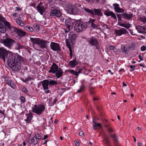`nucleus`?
<instances>
[{
	"label": "nucleus",
	"mask_w": 146,
	"mask_h": 146,
	"mask_svg": "<svg viewBox=\"0 0 146 146\" xmlns=\"http://www.w3.org/2000/svg\"><path fill=\"white\" fill-rule=\"evenodd\" d=\"M7 59V63L11 69L17 71L21 69V64L24 62V58L17 53L8 51L3 47H0V58L5 62Z\"/></svg>",
	"instance_id": "obj_1"
},
{
	"label": "nucleus",
	"mask_w": 146,
	"mask_h": 146,
	"mask_svg": "<svg viewBox=\"0 0 146 146\" xmlns=\"http://www.w3.org/2000/svg\"><path fill=\"white\" fill-rule=\"evenodd\" d=\"M16 28L11 26L10 23L7 21L5 18L0 14V32L5 33L7 30L11 33H15Z\"/></svg>",
	"instance_id": "obj_2"
},
{
	"label": "nucleus",
	"mask_w": 146,
	"mask_h": 146,
	"mask_svg": "<svg viewBox=\"0 0 146 146\" xmlns=\"http://www.w3.org/2000/svg\"><path fill=\"white\" fill-rule=\"evenodd\" d=\"M68 39H66V45L69 50V55L70 57L72 58V49L74 48V42L76 39L77 36L76 34H72L71 33L69 34Z\"/></svg>",
	"instance_id": "obj_3"
},
{
	"label": "nucleus",
	"mask_w": 146,
	"mask_h": 146,
	"mask_svg": "<svg viewBox=\"0 0 146 146\" xmlns=\"http://www.w3.org/2000/svg\"><path fill=\"white\" fill-rule=\"evenodd\" d=\"M48 72L49 73H52L55 74L57 78H59L62 76L63 72L60 67L55 63H53L52 64L50 67V69Z\"/></svg>",
	"instance_id": "obj_4"
},
{
	"label": "nucleus",
	"mask_w": 146,
	"mask_h": 146,
	"mask_svg": "<svg viewBox=\"0 0 146 146\" xmlns=\"http://www.w3.org/2000/svg\"><path fill=\"white\" fill-rule=\"evenodd\" d=\"M75 25L74 29L78 33H80L85 30L88 27L87 22L81 21L80 20H74Z\"/></svg>",
	"instance_id": "obj_5"
},
{
	"label": "nucleus",
	"mask_w": 146,
	"mask_h": 146,
	"mask_svg": "<svg viewBox=\"0 0 146 146\" xmlns=\"http://www.w3.org/2000/svg\"><path fill=\"white\" fill-rule=\"evenodd\" d=\"M83 9L85 11L91 15L92 17L94 18H95L96 16L102 17L103 15V13L101 11V9L95 8L90 9L85 7H84Z\"/></svg>",
	"instance_id": "obj_6"
},
{
	"label": "nucleus",
	"mask_w": 146,
	"mask_h": 146,
	"mask_svg": "<svg viewBox=\"0 0 146 146\" xmlns=\"http://www.w3.org/2000/svg\"><path fill=\"white\" fill-rule=\"evenodd\" d=\"M16 41L8 36H3V38L1 40V42L5 46L10 48L12 46L13 44L15 43Z\"/></svg>",
	"instance_id": "obj_7"
},
{
	"label": "nucleus",
	"mask_w": 146,
	"mask_h": 146,
	"mask_svg": "<svg viewBox=\"0 0 146 146\" xmlns=\"http://www.w3.org/2000/svg\"><path fill=\"white\" fill-rule=\"evenodd\" d=\"M45 109V106L42 104L35 105L32 108V111L37 115H40Z\"/></svg>",
	"instance_id": "obj_8"
},
{
	"label": "nucleus",
	"mask_w": 146,
	"mask_h": 146,
	"mask_svg": "<svg viewBox=\"0 0 146 146\" xmlns=\"http://www.w3.org/2000/svg\"><path fill=\"white\" fill-rule=\"evenodd\" d=\"M87 41L92 46H96V49L99 48V42L97 38L94 36H92L90 38H88L87 39Z\"/></svg>",
	"instance_id": "obj_9"
},
{
	"label": "nucleus",
	"mask_w": 146,
	"mask_h": 146,
	"mask_svg": "<svg viewBox=\"0 0 146 146\" xmlns=\"http://www.w3.org/2000/svg\"><path fill=\"white\" fill-rule=\"evenodd\" d=\"M36 8L40 14L42 15L46 9V4L44 3L40 2L37 5Z\"/></svg>",
	"instance_id": "obj_10"
},
{
	"label": "nucleus",
	"mask_w": 146,
	"mask_h": 146,
	"mask_svg": "<svg viewBox=\"0 0 146 146\" xmlns=\"http://www.w3.org/2000/svg\"><path fill=\"white\" fill-rule=\"evenodd\" d=\"M5 81L6 83L13 89H15L17 86L13 82L11 78L7 77L5 76L4 77Z\"/></svg>",
	"instance_id": "obj_11"
},
{
	"label": "nucleus",
	"mask_w": 146,
	"mask_h": 146,
	"mask_svg": "<svg viewBox=\"0 0 146 146\" xmlns=\"http://www.w3.org/2000/svg\"><path fill=\"white\" fill-rule=\"evenodd\" d=\"M96 19H92L90 18L89 21L88 22H87V24H90L91 27L93 29H99L98 27L99 25L98 24H96Z\"/></svg>",
	"instance_id": "obj_12"
},
{
	"label": "nucleus",
	"mask_w": 146,
	"mask_h": 146,
	"mask_svg": "<svg viewBox=\"0 0 146 146\" xmlns=\"http://www.w3.org/2000/svg\"><path fill=\"white\" fill-rule=\"evenodd\" d=\"M50 47L51 49L54 51H60L61 50V47L59 44L57 43L51 42Z\"/></svg>",
	"instance_id": "obj_13"
},
{
	"label": "nucleus",
	"mask_w": 146,
	"mask_h": 146,
	"mask_svg": "<svg viewBox=\"0 0 146 146\" xmlns=\"http://www.w3.org/2000/svg\"><path fill=\"white\" fill-rule=\"evenodd\" d=\"M61 13L58 9H56L51 11L50 13V15L53 17L55 16L57 17H59L61 15Z\"/></svg>",
	"instance_id": "obj_14"
},
{
	"label": "nucleus",
	"mask_w": 146,
	"mask_h": 146,
	"mask_svg": "<svg viewBox=\"0 0 146 146\" xmlns=\"http://www.w3.org/2000/svg\"><path fill=\"white\" fill-rule=\"evenodd\" d=\"M48 43H49V42L43 39L40 38L37 45H38L40 48L44 49L47 48Z\"/></svg>",
	"instance_id": "obj_15"
},
{
	"label": "nucleus",
	"mask_w": 146,
	"mask_h": 146,
	"mask_svg": "<svg viewBox=\"0 0 146 146\" xmlns=\"http://www.w3.org/2000/svg\"><path fill=\"white\" fill-rule=\"evenodd\" d=\"M67 11L71 14L75 15L78 12V10L75 8L74 7L71 5H69L67 9Z\"/></svg>",
	"instance_id": "obj_16"
},
{
	"label": "nucleus",
	"mask_w": 146,
	"mask_h": 146,
	"mask_svg": "<svg viewBox=\"0 0 146 146\" xmlns=\"http://www.w3.org/2000/svg\"><path fill=\"white\" fill-rule=\"evenodd\" d=\"M114 32L117 35L119 36H120L122 35L128 33V31L124 28H121L119 30H115Z\"/></svg>",
	"instance_id": "obj_17"
},
{
	"label": "nucleus",
	"mask_w": 146,
	"mask_h": 146,
	"mask_svg": "<svg viewBox=\"0 0 146 146\" xmlns=\"http://www.w3.org/2000/svg\"><path fill=\"white\" fill-rule=\"evenodd\" d=\"M121 52L125 54H128L130 51L129 46L128 45L122 44L121 46Z\"/></svg>",
	"instance_id": "obj_18"
},
{
	"label": "nucleus",
	"mask_w": 146,
	"mask_h": 146,
	"mask_svg": "<svg viewBox=\"0 0 146 146\" xmlns=\"http://www.w3.org/2000/svg\"><path fill=\"white\" fill-rule=\"evenodd\" d=\"M136 29L138 32L142 34H146V26L138 25L135 27Z\"/></svg>",
	"instance_id": "obj_19"
},
{
	"label": "nucleus",
	"mask_w": 146,
	"mask_h": 146,
	"mask_svg": "<svg viewBox=\"0 0 146 146\" xmlns=\"http://www.w3.org/2000/svg\"><path fill=\"white\" fill-rule=\"evenodd\" d=\"M104 14L107 17L111 16L114 19L117 20V18L115 14L109 10H106L104 13Z\"/></svg>",
	"instance_id": "obj_20"
},
{
	"label": "nucleus",
	"mask_w": 146,
	"mask_h": 146,
	"mask_svg": "<svg viewBox=\"0 0 146 146\" xmlns=\"http://www.w3.org/2000/svg\"><path fill=\"white\" fill-rule=\"evenodd\" d=\"M23 16V15L20 14L19 15V18H17L16 20V22L17 23L22 27H23L25 25V23L23 21L20 19H22Z\"/></svg>",
	"instance_id": "obj_21"
},
{
	"label": "nucleus",
	"mask_w": 146,
	"mask_h": 146,
	"mask_svg": "<svg viewBox=\"0 0 146 146\" xmlns=\"http://www.w3.org/2000/svg\"><path fill=\"white\" fill-rule=\"evenodd\" d=\"M122 16V18L125 19L129 20L133 17V14L131 13L129 14H128L126 13L121 14Z\"/></svg>",
	"instance_id": "obj_22"
},
{
	"label": "nucleus",
	"mask_w": 146,
	"mask_h": 146,
	"mask_svg": "<svg viewBox=\"0 0 146 146\" xmlns=\"http://www.w3.org/2000/svg\"><path fill=\"white\" fill-rule=\"evenodd\" d=\"M26 115L27 117V119L25 120V121L27 123H29L32 120L33 117V114L31 111H29V113L26 114Z\"/></svg>",
	"instance_id": "obj_23"
},
{
	"label": "nucleus",
	"mask_w": 146,
	"mask_h": 146,
	"mask_svg": "<svg viewBox=\"0 0 146 146\" xmlns=\"http://www.w3.org/2000/svg\"><path fill=\"white\" fill-rule=\"evenodd\" d=\"M48 80H45L42 81V86L44 90L48 89Z\"/></svg>",
	"instance_id": "obj_24"
},
{
	"label": "nucleus",
	"mask_w": 146,
	"mask_h": 146,
	"mask_svg": "<svg viewBox=\"0 0 146 146\" xmlns=\"http://www.w3.org/2000/svg\"><path fill=\"white\" fill-rule=\"evenodd\" d=\"M92 123H94L93 125V129L94 130H96L98 127H102V125L99 123L95 122L94 120H92Z\"/></svg>",
	"instance_id": "obj_25"
},
{
	"label": "nucleus",
	"mask_w": 146,
	"mask_h": 146,
	"mask_svg": "<svg viewBox=\"0 0 146 146\" xmlns=\"http://www.w3.org/2000/svg\"><path fill=\"white\" fill-rule=\"evenodd\" d=\"M86 87L84 84H82L80 86L79 88L77 90V92L78 93H82L85 91Z\"/></svg>",
	"instance_id": "obj_26"
},
{
	"label": "nucleus",
	"mask_w": 146,
	"mask_h": 146,
	"mask_svg": "<svg viewBox=\"0 0 146 146\" xmlns=\"http://www.w3.org/2000/svg\"><path fill=\"white\" fill-rule=\"evenodd\" d=\"M78 62L76 60L75 58L73 60L69 62V64L72 68H74L78 64Z\"/></svg>",
	"instance_id": "obj_27"
},
{
	"label": "nucleus",
	"mask_w": 146,
	"mask_h": 146,
	"mask_svg": "<svg viewBox=\"0 0 146 146\" xmlns=\"http://www.w3.org/2000/svg\"><path fill=\"white\" fill-rule=\"evenodd\" d=\"M30 40L31 42L33 44L38 45L40 38H30Z\"/></svg>",
	"instance_id": "obj_28"
},
{
	"label": "nucleus",
	"mask_w": 146,
	"mask_h": 146,
	"mask_svg": "<svg viewBox=\"0 0 146 146\" xmlns=\"http://www.w3.org/2000/svg\"><path fill=\"white\" fill-rule=\"evenodd\" d=\"M49 8L50 10L51 11L56 9H58L57 7L55 5V3L54 2L51 3H48Z\"/></svg>",
	"instance_id": "obj_29"
},
{
	"label": "nucleus",
	"mask_w": 146,
	"mask_h": 146,
	"mask_svg": "<svg viewBox=\"0 0 146 146\" xmlns=\"http://www.w3.org/2000/svg\"><path fill=\"white\" fill-rule=\"evenodd\" d=\"M110 136L112 138V139L114 141L115 144H118V140L117 139V137L115 134H113L112 135L111 134L110 135Z\"/></svg>",
	"instance_id": "obj_30"
},
{
	"label": "nucleus",
	"mask_w": 146,
	"mask_h": 146,
	"mask_svg": "<svg viewBox=\"0 0 146 146\" xmlns=\"http://www.w3.org/2000/svg\"><path fill=\"white\" fill-rule=\"evenodd\" d=\"M34 79L32 77H31L30 76H28V77L25 78H22L21 79V80L23 82L25 83H27V81H31V80H34Z\"/></svg>",
	"instance_id": "obj_31"
},
{
	"label": "nucleus",
	"mask_w": 146,
	"mask_h": 146,
	"mask_svg": "<svg viewBox=\"0 0 146 146\" xmlns=\"http://www.w3.org/2000/svg\"><path fill=\"white\" fill-rule=\"evenodd\" d=\"M65 25L67 26V27L68 29H70V21L68 19H66L65 21Z\"/></svg>",
	"instance_id": "obj_32"
},
{
	"label": "nucleus",
	"mask_w": 146,
	"mask_h": 146,
	"mask_svg": "<svg viewBox=\"0 0 146 146\" xmlns=\"http://www.w3.org/2000/svg\"><path fill=\"white\" fill-rule=\"evenodd\" d=\"M16 48L17 50H19L20 49L25 48V46L24 45L20 44L19 43H17V44Z\"/></svg>",
	"instance_id": "obj_33"
},
{
	"label": "nucleus",
	"mask_w": 146,
	"mask_h": 146,
	"mask_svg": "<svg viewBox=\"0 0 146 146\" xmlns=\"http://www.w3.org/2000/svg\"><path fill=\"white\" fill-rule=\"evenodd\" d=\"M89 91L91 95H94L96 93V91L93 87H90L89 88Z\"/></svg>",
	"instance_id": "obj_34"
},
{
	"label": "nucleus",
	"mask_w": 146,
	"mask_h": 146,
	"mask_svg": "<svg viewBox=\"0 0 146 146\" xmlns=\"http://www.w3.org/2000/svg\"><path fill=\"white\" fill-rule=\"evenodd\" d=\"M68 71L71 74H73L76 76H78V75L79 74L78 71L76 72L74 70H73L69 69L68 70Z\"/></svg>",
	"instance_id": "obj_35"
},
{
	"label": "nucleus",
	"mask_w": 146,
	"mask_h": 146,
	"mask_svg": "<svg viewBox=\"0 0 146 146\" xmlns=\"http://www.w3.org/2000/svg\"><path fill=\"white\" fill-rule=\"evenodd\" d=\"M31 142L34 145H36L38 143V141L36 138V137H33L31 139Z\"/></svg>",
	"instance_id": "obj_36"
},
{
	"label": "nucleus",
	"mask_w": 146,
	"mask_h": 146,
	"mask_svg": "<svg viewBox=\"0 0 146 146\" xmlns=\"http://www.w3.org/2000/svg\"><path fill=\"white\" fill-rule=\"evenodd\" d=\"M26 34V33L25 32L20 29L18 35L21 37L24 36Z\"/></svg>",
	"instance_id": "obj_37"
},
{
	"label": "nucleus",
	"mask_w": 146,
	"mask_h": 146,
	"mask_svg": "<svg viewBox=\"0 0 146 146\" xmlns=\"http://www.w3.org/2000/svg\"><path fill=\"white\" fill-rule=\"evenodd\" d=\"M48 84L49 85L54 86L55 84H57V82L54 80H48Z\"/></svg>",
	"instance_id": "obj_38"
},
{
	"label": "nucleus",
	"mask_w": 146,
	"mask_h": 146,
	"mask_svg": "<svg viewBox=\"0 0 146 146\" xmlns=\"http://www.w3.org/2000/svg\"><path fill=\"white\" fill-rule=\"evenodd\" d=\"M24 28L25 30L29 32H32L33 31V29L31 27L26 26Z\"/></svg>",
	"instance_id": "obj_39"
},
{
	"label": "nucleus",
	"mask_w": 146,
	"mask_h": 146,
	"mask_svg": "<svg viewBox=\"0 0 146 146\" xmlns=\"http://www.w3.org/2000/svg\"><path fill=\"white\" fill-rule=\"evenodd\" d=\"M86 70V69L84 67L79 68L78 70V71L79 73H82L84 72Z\"/></svg>",
	"instance_id": "obj_40"
},
{
	"label": "nucleus",
	"mask_w": 146,
	"mask_h": 146,
	"mask_svg": "<svg viewBox=\"0 0 146 146\" xmlns=\"http://www.w3.org/2000/svg\"><path fill=\"white\" fill-rule=\"evenodd\" d=\"M124 11V10L123 9H121L119 7L116 9L115 11L117 13H123Z\"/></svg>",
	"instance_id": "obj_41"
},
{
	"label": "nucleus",
	"mask_w": 146,
	"mask_h": 146,
	"mask_svg": "<svg viewBox=\"0 0 146 146\" xmlns=\"http://www.w3.org/2000/svg\"><path fill=\"white\" fill-rule=\"evenodd\" d=\"M35 29L38 32L40 30V26L38 25L35 24L34 25Z\"/></svg>",
	"instance_id": "obj_42"
},
{
	"label": "nucleus",
	"mask_w": 146,
	"mask_h": 146,
	"mask_svg": "<svg viewBox=\"0 0 146 146\" xmlns=\"http://www.w3.org/2000/svg\"><path fill=\"white\" fill-rule=\"evenodd\" d=\"M116 15L117 16V18H118V21H122L123 20L121 19V18H122V16L121 14H116Z\"/></svg>",
	"instance_id": "obj_43"
},
{
	"label": "nucleus",
	"mask_w": 146,
	"mask_h": 146,
	"mask_svg": "<svg viewBox=\"0 0 146 146\" xmlns=\"http://www.w3.org/2000/svg\"><path fill=\"white\" fill-rule=\"evenodd\" d=\"M130 50V48L132 49L133 50H134L135 49V45L134 42H132L130 46H129Z\"/></svg>",
	"instance_id": "obj_44"
},
{
	"label": "nucleus",
	"mask_w": 146,
	"mask_h": 146,
	"mask_svg": "<svg viewBox=\"0 0 146 146\" xmlns=\"http://www.w3.org/2000/svg\"><path fill=\"white\" fill-rule=\"evenodd\" d=\"M123 27H124L127 29H128L131 27V25L129 23H127L126 24H124Z\"/></svg>",
	"instance_id": "obj_45"
},
{
	"label": "nucleus",
	"mask_w": 146,
	"mask_h": 146,
	"mask_svg": "<svg viewBox=\"0 0 146 146\" xmlns=\"http://www.w3.org/2000/svg\"><path fill=\"white\" fill-rule=\"evenodd\" d=\"M113 6L115 11L119 7V5L116 3L113 4Z\"/></svg>",
	"instance_id": "obj_46"
},
{
	"label": "nucleus",
	"mask_w": 146,
	"mask_h": 146,
	"mask_svg": "<svg viewBox=\"0 0 146 146\" xmlns=\"http://www.w3.org/2000/svg\"><path fill=\"white\" fill-rule=\"evenodd\" d=\"M140 21L144 23H146V17H141L140 18Z\"/></svg>",
	"instance_id": "obj_47"
},
{
	"label": "nucleus",
	"mask_w": 146,
	"mask_h": 146,
	"mask_svg": "<svg viewBox=\"0 0 146 146\" xmlns=\"http://www.w3.org/2000/svg\"><path fill=\"white\" fill-rule=\"evenodd\" d=\"M22 91L23 92L26 94H27L28 92V90L25 87H24L23 88Z\"/></svg>",
	"instance_id": "obj_48"
},
{
	"label": "nucleus",
	"mask_w": 146,
	"mask_h": 146,
	"mask_svg": "<svg viewBox=\"0 0 146 146\" xmlns=\"http://www.w3.org/2000/svg\"><path fill=\"white\" fill-rule=\"evenodd\" d=\"M135 65H134V66H133V65H130V68L131 69H132L130 70V71H131V72H132V71H133L135 70Z\"/></svg>",
	"instance_id": "obj_49"
},
{
	"label": "nucleus",
	"mask_w": 146,
	"mask_h": 146,
	"mask_svg": "<svg viewBox=\"0 0 146 146\" xmlns=\"http://www.w3.org/2000/svg\"><path fill=\"white\" fill-rule=\"evenodd\" d=\"M20 30V29L17 28H16V30H15V33L17 35H18V34L19 33V31Z\"/></svg>",
	"instance_id": "obj_50"
},
{
	"label": "nucleus",
	"mask_w": 146,
	"mask_h": 146,
	"mask_svg": "<svg viewBox=\"0 0 146 146\" xmlns=\"http://www.w3.org/2000/svg\"><path fill=\"white\" fill-rule=\"evenodd\" d=\"M141 50L142 51H145L146 50V46L144 45L142 46L141 47Z\"/></svg>",
	"instance_id": "obj_51"
},
{
	"label": "nucleus",
	"mask_w": 146,
	"mask_h": 146,
	"mask_svg": "<svg viewBox=\"0 0 146 146\" xmlns=\"http://www.w3.org/2000/svg\"><path fill=\"white\" fill-rule=\"evenodd\" d=\"M20 100L23 103H24L25 102V99L23 96H21V97Z\"/></svg>",
	"instance_id": "obj_52"
},
{
	"label": "nucleus",
	"mask_w": 146,
	"mask_h": 146,
	"mask_svg": "<svg viewBox=\"0 0 146 146\" xmlns=\"http://www.w3.org/2000/svg\"><path fill=\"white\" fill-rule=\"evenodd\" d=\"M107 131L109 133H110L114 131V130L113 129V128H107Z\"/></svg>",
	"instance_id": "obj_53"
},
{
	"label": "nucleus",
	"mask_w": 146,
	"mask_h": 146,
	"mask_svg": "<svg viewBox=\"0 0 146 146\" xmlns=\"http://www.w3.org/2000/svg\"><path fill=\"white\" fill-rule=\"evenodd\" d=\"M109 48L110 50H113L115 48V46L113 45H110L109 47Z\"/></svg>",
	"instance_id": "obj_54"
},
{
	"label": "nucleus",
	"mask_w": 146,
	"mask_h": 146,
	"mask_svg": "<svg viewBox=\"0 0 146 146\" xmlns=\"http://www.w3.org/2000/svg\"><path fill=\"white\" fill-rule=\"evenodd\" d=\"M102 121L103 122V123L104 124V125L105 124H106L107 123H108V120L106 119H102Z\"/></svg>",
	"instance_id": "obj_55"
},
{
	"label": "nucleus",
	"mask_w": 146,
	"mask_h": 146,
	"mask_svg": "<svg viewBox=\"0 0 146 146\" xmlns=\"http://www.w3.org/2000/svg\"><path fill=\"white\" fill-rule=\"evenodd\" d=\"M104 126L105 127H106V128H107H107H113L111 126H110V125L109 124H108V125H107V124H105L104 125Z\"/></svg>",
	"instance_id": "obj_56"
},
{
	"label": "nucleus",
	"mask_w": 146,
	"mask_h": 146,
	"mask_svg": "<svg viewBox=\"0 0 146 146\" xmlns=\"http://www.w3.org/2000/svg\"><path fill=\"white\" fill-rule=\"evenodd\" d=\"M35 137H36L37 139H40L41 138V137L40 135H35Z\"/></svg>",
	"instance_id": "obj_57"
},
{
	"label": "nucleus",
	"mask_w": 146,
	"mask_h": 146,
	"mask_svg": "<svg viewBox=\"0 0 146 146\" xmlns=\"http://www.w3.org/2000/svg\"><path fill=\"white\" fill-rule=\"evenodd\" d=\"M74 143L77 146H79L80 145L79 141L78 140H76L74 141Z\"/></svg>",
	"instance_id": "obj_58"
},
{
	"label": "nucleus",
	"mask_w": 146,
	"mask_h": 146,
	"mask_svg": "<svg viewBox=\"0 0 146 146\" xmlns=\"http://www.w3.org/2000/svg\"><path fill=\"white\" fill-rule=\"evenodd\" d=\"M87 2H89L90 3H93L95 2V0H85Z\"/></svg>",
	"instance_id": "obj_59"
},
{
	"label": "nucleus",
	"mask_w": 146,
	"mask_h": 146,
	"mask_svg": "<svg viewBox=\"0 0 146 146\" xmlns=\"http://www.w3.org/2000/svg\"><path fill=\"white\" fill-rule=\"evenodd\" d=\"M79 134L80 136H83L84 135V133L82 131H80L79 132Z\"/></svg>",
	"instance_id": "obj_60"
},
{
	"label": "nucleus",
	"mask_w": 146,
	"mask_h": 146,
	"mask_svg": "<svg viewBox=\"0 0 146 146\" xmlns=\"http://www.w3.org/2000/svg\"><path fill=\"white\" fill-rule=\"evenodd\" d=\"M55 1L58 2V3L60 4H62L63 3V2L62 0H55Z\"/></svg>",
	"instance_id": "obj_61"
},
{
	"label": "nucleus",
	"mask_w": 146,
	"mask_h": 146,
	"mask_svg": "<svg viewBox=\"0 0 146 146\" xmlns=\"http://www.w3.org/2000/svg\"><path fill=\"white\" fill-rule=\"evenodd\" d=\"M0 116L1 117H4V113L1 110L0 111Z\"/></svg>",
	"instance_id": "obj_62"
},
{
	"label": "nucleus",
	"mask_w": 146,
	"mask_h": 146,
	"mask_svg": "<svg viewBox=\"0 0 146 146\" xmlns=\"http://www.w3.org/2000/svg\"><path fill=\"white\" fill-rule=\"evenodd\" d=\"M121 21H118V25H119L120 26L123 27V26L124 24L123 23H122L121 22Z\"/></svg>",
	"instance_id": "obj_63"
},
{
	"label": "nucleus",
	"mask_w": 146,
	"mask_h": 146,
	"mask_svg": "<svg viewBox=\"0 0 146 146\" xmlns=\"http://www.w3.org/2000/svg\"><path fill=\"white\" fill-rule=\"evenodd\" d=\"M52 117L50 118V120L49 121L48 124L49 125H50L53 123Z\"/></svg>",
	"instance_id": "obj_64"
}]
</instances>
